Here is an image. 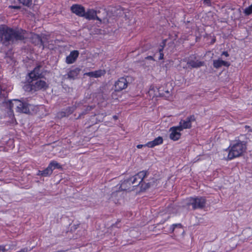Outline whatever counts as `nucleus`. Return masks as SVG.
<instances>
[{
	"mask_svg": "<svg viewBox=\"0 0 252 252\" xmlns=\"http://www.w3.org/2000/svg\"><path fill=\"white\" fill-rule=\"evenodd\" d=\"M163 47L159 49V57L158 60H162L163 59L164 54L163 53Z\"/></svg>",
	"mask_w": 252,
	"mask_h": 252,
	"instance_id": "nucleus-27",
	"label": "nucleus"
},
{
	"mask_svg": "<svg viewBox=\"0 0 252 252\" xmlns=\"http://www.w3.org/2000/svg\"><path fill=\"white\" fill-rule=\"evenodd\" d=\"M53 169H51L50 166H48L44 170H39L37 173V175H41L42 176L46 177L48 175H51L52 173Z\"/></svg>",
	"mask_w": 252,
	"mask_h": 252,
	"instance_id": "nucleus-21",
	"label": "nucleus"
},
{
	"mask_svg": "<svg viewBox=\"0 0 252 252\" xmlns=\"http://www.w3.org/2000/svg\"><path fill=\"white\" fill-rule=\"evenodd\" d=\"M189 205H191L194 210L203 208L206 204V199L202 197L191 198Z\"/></svg>",
	"mask_w": 252,
	"mask_h": 252,
	"instance_id": "nucleus-7",
	"label": "nucleus"
},
{
	"mask_svg": "<svg viewBox=\"0 0 252 252\" xmlns=\"http://www.w3.org/2000/svg\"><path fill=\"white\" fill-rule=\"evenodd\" d=\"M71 11L80 17H84L85 15V8L79 4H73L71 7Z\"/></svg>",
	"mask_w": 252,
	"mask_h": 252,
	"instance_id": "nucleus-13",
	"label": "nucleus"
},
{
	"mask_svg": "<svg viewBox=\"0 0 252 252\" xmlns=\"http://www.w3.org/2000/svg\"><path fill=\"white\" fill-rule=\"evenodd\" d=\"M23 5L30 7L32 4V0H18Z\"/></svg>",
	"mask_w": 252,
	"mask_h": 252,
	"instance_id": "nucleus-25",
	"label": "nucleus"
},
{
	"mask_svg": "<svg viewBox=\"0 0 252 252\" xmlns=\"http://www.w3.org/2000/svg\"><path fill=\"white\" fill-rule=\"evenodd\" d=\"M46 39V37L43 36V37L40 36L39 35L37 34H34L31 37V41L32 43L35 45L39 46H42V49H44V39Z\"/></svg>",
	"mask_w": 252,
	"mask_h": 252,
	"instance_id": "nucleus-11",
	"label": "nucleus"
},
{
	"mask_svg": "<svg viewBox=\"0 0 252 252\" xmlns=\"http://www.w3.org/2000/svg\"><path fill=\"white\" fill-rule=\"evenodd\" d=\"M75 109V107L74 106L68 107L66 109L65 112H63V115H62V116H66L72 114L74 112Z\"/></svg>",
	"mask_w": 252,
	"mask_h": 252,
	"instance_id": "nucleus-23",
	"label": "nucleus"
},
{
	"mask_svg": "<svg viewBox=\"0 0 252 252\" xmlns=\"http://www.w3.org/2000/svg\"><path fill=\"white\" fill-rule=\"evenodd\" d=\"M204 2L207 4H209L210 3V0H204Z\"/></svg>",
	"mask_w": 252,
	"mask_h": 252,
	"instance_id": "nucleus-34",
	"label": "nucleus"
},
{
	"mask_svg": "<svg viewBox=\"0 0 252 252\" xmlns=\"http://www.w3.org/2000/svg\"><path fill=\"white\" fill-rule=\"evenodd\" d=\"M113 118H114L115 120H117V119H118V116H117L116 115H114V116H113Z\"/></svg>",
	"mask_w": 252,
	"mask_h": 252,
	"instance_id": "nucleus-37",
	"label": "nucleus"
},
{
	"mask_svg": "<svg viewBox=\"0 0 252 252\" xmlns=\"http://www.w3.org/2000/svg\"><path fill=\"white\" fill-rule=\"evenodd\" d=\"M9 7L11 8H12V9H20L21 8V7L19 6H15V5L14 6V5L10 6Z\"/></svg>",
	"mask_w": 252,
	"mask_h": 252,
	"instance_id": "nucleus-30",
	"label": "nucleus"
},
{
	"mask_svg": "<svg viewBox=\"0 0 252 252\" xmlns=\"http://www.w3.org/2000/svg\"><path fill=\"white\" fill-rule=\"evenodd\" d=\"M26 31L21 29L11 28L6 26L0 27V43L5 46L25 39Z\"/></svg>",
	"mask_w": 252,
	"mask_h": 252,
	"instance_id": "nucleus-1",
	"label": "nucleus"
},
{
	"mask_svg": "<svg viewBox=\"0 0 252 252\" xmlns=\"http://www.w3.org/2000/svg\"><path fill=\"white\" fill-rule=\"evenodd\" d=\"M188 66L184 67V68H189L192 69L193 68H198L203 66L204 63L198 60H189L187 63Z\"/></svg>",
	"mask_w": 252,
	"mask_h": 252,
	"instance_id": "nucleus-14",
	"label": "nucleus"
},
{
	"mask_svg": "<svg viewBox=\"0 0 252 252\" xmlns=\"http://www.w3.org/2000/svg\"><path fill=\"white\" fill-rule=\"evenodd\" d=\"M147 174H148V172H147ZM148 176V175H147ZM146 176L143 181L139 184V186L141 189V191H145L150 188H155L158 186L157 182H158V180L157 179H155L153 178L151 181H148V182L144 181L145 178L147 177Z\"/></svg>",
	"mask_w": 252,
	"mask_h": 252,
	"instance_id": "nucleus-8",
	"label": "nucleus"
},
{
	"mask_svg": "<svg viewBox=\"0 0 252 252\" xmlns=\"http://www.w3.org/2000/svg\"><path fill=\"white\" fill-rule=\"evenodd\" d=\"M45 71L41 64L37 65L34 69L29 73V76L32 80H37L43 78L45 75Z\"/></svg>",
	"mask_w": 252,
	"mask_h": 252,
	"instance_id": "nucleus-5",
	"label": "nucleus"
},
{
	"mask_svg": "<svg viewBox=\"0 0 252 252\" xmlns=\"http://www.w3.org/2000/svg\"><path fill=\"white\" fill-rule=\"evenodd\" d=\"M165 93L168 94H170V92L168 91H165Z\"/></svg>",
	"mask_w": 252,
	"mask_h": 252,
	"instance_id": "nucleus-38",
	"label": "nucleus"
},
{
	"mask_svg": "<svg viewBox=\"0 0 252 252\" xmlns=\"http://www.w3.org/2000/svg\"><path fill=\"white\" fill-rule=\"evenodd\" d=\"M84 17L88 20L95 19L101 21V19L96 16V11L94 9H88L87 12H85Z\"/></svg>",
	"mask_w": 252,
	"mask_h": 252,
	"instance_id": "nucleus-16",
	"label": "nucleus"
},
{
	"mask_svg": "<svg viewBox=\"0 0 252 252\" xmlns=\"http://www.w3.org/2000/svg\"><path fill=\"white\" fill-rule=\"evenodd\" d=\"M28 249L27 248H24L23 249H22L20 251L17 252H28Z\"/></svg>",
	"mask_w": 252,
	"mask_h": 252,
	"instance_id": "nucleus-29",
	"label": "nucleus"
},
{
	"mask_svg": "<svg viewBox=\"0 0 252 252\" xmlns=\"http://www.w3.org/2000/svg\"><path fill=\"white\" fill-rule=\"evenodd\" d=\"M23 88L25 91L27 92H35L34 90L33 89V85L32 80L31 82H29L28 83L25 84L23 86Z\"/></svg>",
	"mask_w": 252,
	"mask_h": 252,
	"instance_id": "nucleus-22",
	"label": "nucleus"
},
{
	"mask_svg": "<svg viewBox=\"0 0 252 252\" xmlns=\"http://www.w3.org/2000/svg\"><path fill=\"white\" fill-rule=\"evenodd\" d=\"M51 169H55L56 168L59 169L61 168V166L56 161H53L50 162L49 165Z\"/></svg>",
	"mask_w": 252,
	"mask_h": 252,
	"instance_id": "nucleus-24",
	"label": "nucleus"
},
{
	"mask_svg": "<svg viewBox=\"0 0 252 252\" xmlns=\"http://www.w3.org/2000/svg\"><path fill=\"white\" fill-rule=\"evenodd\" d=\"M246 145L244 142L237 141L228 148L229 153L227 158L231 160L241 156L246 150Z\"/></svg>",
	"mask_w": 252,
	"mask_h": 252,
	"instance_id": "nucleus-3",
	"label": "nucleus"
},
{
	"mask_svg": "<svg viewBox=\"0 0 252 252\" xmlns=\"http://www.w3.org/2000/svg\"><path fill=\"white\" fill-rule=\"evenodd\" d=\"M81 71V69L79 68H75L71 70L68 73V78L70 79H74L79 74Z\"/></svg>",
	"mask_w": 252,
	"mask_h": 252,
	"instance_id": "nucleus-20",
	"label": "nucleus"
},
{
	"mask_svg": "<svg viewBox=\"0 0 252 252\" xmlns=\"http://www.w3.org/2000/svg\"><path fill=\"white\" fill-rule=\"evenodd\" d=\"M34 80H32L33 85V89L34 90L35 92L41 90H45L48 88V85L45 81L39 80L35 82H33Z\"/></svg>",
	"mask_w": 252,
	"mask_h": 252,
	"instance_id": "nucleus-10",
	"label": "nucleus"
},
{
	"mask_svg": "<svg viewBox=\"0 0 252 252\" xmlns=\"http://www.w3.org/2000/svg\"><path fill=\"white\" fill-rule=\"evenodd\" d=\"M169 131L171 132L169 136L171 139L176 141L180 139L181 135L180 131L182 130H179L178 128V126L171 127Z\"/></svg>",
	"mask_w": 252,
	"mask_h": 252,
	"instance_id": "nucleus-12",
	"label": "nucleus"
},
{
	"mask_svg": "<svg viewBox=\"0 0 252 252\" xmlns=\"http://www.w3.org/2000/svg\"><path fill=\"white\" fill-rule=\"evenodd\" d=\"M175 228V227L174 226L172 225V226H171V227H170V230H171V231L172 232H173L174 231V230Z\"/></svg>",
	"mask_w": 252,
	"mask_h": 252,
	"instance_id": "nucleus-36",
	"label": "nucleus"
},
{
	"mask_svg": "<svg viewBox=\"0 0 252 252\" xmlns=\"http://www.w3.org/2000/svg\"><path fill=\"white\" fill-rule=\"evenodd\" d=\"M230 65V63L229 62L221 60L218 59L213 61V66L216 68H219L222 66L228 67Z\"/></svg>",
	"mask_w": 252,
	"mask_h": 252,
	"instance_id": "nucleus-17",
	"label": "nucleus"
},
{
	"mask_svg": "<svg viewBox=\"0 0 252 252\" xmlns=\"http://www.w3.org/2000/svg\"><path fill=\"white\" fill-rule=\"evenodd\" d=\"M105 73V70H98L94 71H91L84 73V75H86L91 77L98 78Z\"/></svg>",
	"mask_w": 252,
	"mask_h": 252,
	"instance_id": "nucleus-18",
	"label": "nucleus"
},
{
	"mask_svg": "<svg viewBox=\"0 0 252 252\" xmlns=\"http://www.w3.org/2000/svg\"><path fill=\"white\" fill-rule=\"evenodd\" d=\"M246 128H250V127L249 126H246Z\"/></svg>",
	"mask_w": 252,
	"mask_h": 252,
	"instance_id": "nucleus-39",
	"label": "nucleus"
},
{
	"mask_svg": "<svg viewBox=\"0 0 252 252\" xmlns=\"http://www.w3.org/2000/svg\"><path fill=\"white\" fill-rule=\"evenodd\" d=\"M128 82L125 77L120 78L115 84V90L116 91H121L127 87Z\"/></svg>",
	"mask_w": 252,
	"mask_h": 252,
	"instance_id": "nucleus-9",
	"label": "nucleus"
},
{
	"mask_svg": "<svg viewBox=\"0 0 252 252\" xmlns=\"http://www.w3.org/2000/svg\"><path fill=\"white\" fill-rule=\"evenodd\" d=\"M196 118L194 115H190L185 120H181L178 126L179 130H183L184 129L190 128L191 123L195 121Z\"/></svg>",
	"mask_w": 252,
	"mask_h": 252,
	"instance_id": "nucleus-6",
	"label": "nucleus"
},
{
	"mask_svg": "<svg viewBox=\"0 0 252 252\" xmlns=\"http://www.w3.org/2000/svg\"><path fill=\"white\" fill-rule=\"evenodd\" d=\"M244 13L247 15H249L252 13V4L245 9Z\"/></svg>",
	"mask_w": 252,
	"mask_h": 252,
	"instance_id": "nucleus-26",
	"label": "nucleus"
},
{
	"mask_svg": "<svg viewBox=\"0 0 252 252\" xmlns=\"http://www.w3.org/2000/svg\"><path fill=\"white\" fill-rule=\"evenodd\" d=\"M163 142V138L161 136L155 138L154 140L148 142L145 146L150 148H153L157 145L162 144Z\"/></svg>",
	"mask_w": 252,
	"mask_h": 252,
	"instance_id": "nucleus-19",
	"label": "nucleus"
},
{
	"mask_svg": "<svg viewBox=\"0 0 252 252\" xmlns=\"http://www.w3.org/2000/svg\"><path fill=\"white\" fill-rule=\"evenodd\" d=\"M221 55H224L225 57H228L229 56V54H228V52H226V51H223Z\"/></svg>",
	"mask_w": 252,
	"mask_h": 252,
	"instance_id": "nucleus-31",
	"label": "nucleus"
},
{
	"mask_svg": "<svg viewBox=\"0 0 252 252\" xmlns=\"http://www.w3.org/2000/svg\"><path fill=\"white\" fill-rule=\"evenodd\" d=\"M160 94V95H162V96L165 95V94Z\"/></svg>",
	"mask_w": 252,
	"mask_h": 252,
	"instance_id": "nucleus-40",
	"label": "nucleus"
},
{
	"mask_svg": "<svg viewBox=\"0 0 252 252\" xmlns=\"http://www.w3.org/2000/svg\"><path fill=\"white\" fill-rule=\"evenodd\" d=\"M145 59H148V60H154L153 57L152 56H151L147 57Z\"/></svg>",
	"mask_w": 252,
	"mask_h": 252,
	"instance_id": "nucleus-33",
	"label": "nucleus"
},
{
	"mask_svg": "<svg viewBox=\"0 0 252 252\" xmlns=\"http://www.w3.org/2000/svg\"><path fill=\"white\" fill-rule=\"evenodd\" d=\"M143 146H145V145H140V144H139V145H138L137 146V148L138 149H140V148H142V147H143Z\"/></svg>",
	"mask_w": 252,
	"mask_h": 252,
	"instance_id": "nucleus-35",
	"label": "nucleus"
},
{
	"mask_svg": "<svg viewBox=\"0 0 252 252\" xmlns=\"http://www.w3.org/2000/svg\"><path fill=\"white\" fill-rule=\"evenodd\" d=\"M79 53L77 50H74L70 53V54L66 58L65 62L67 64H71L75 62L79 56Z\"/></svg>",
	"mask_w": 252,
	"mask_h": 252,
	"instance_id": "nucleus-15",
	"label": "nucleus"
},
{
	"mask_svg": "<svg viewBox=\"0 0 252 252\" xmlns=\"http://www.w3.org/2000/svg\"><path fill=\"white\" fill-rule=\"evenodd\" d=\"M172 225L174 226L175 227H179L180 228L182 227V224L181 223L173 224Z\"/></svg>",
	"mask_w": 252,
	"mask_h": 252,
	"instance_id": "nucleus-32",
	"label": "nucleus"
},
{
	"mask_svg": "<svg viewBox=\"0 0 252 252\" xmlns=\"http://www.w3.org/2000/svg\"><path fill=\"white\" fill-rule=\"evenodd\" d=\"M147 171H142L134 176L125 180L121 184L120 188L122 190H130L131 187L139 185L143 180L147 176Z\"/></svg>",
	"mask_w": 252,
	"mask_h": 252,
	"instance_id": "nucleus-2",
	"label": "nucleus"
},
{
	"mask_svg": "<svg viewBox=\"0 0 252 252\" xmlns=\"http://www.w3.org/2000/svg\"><path fill=\"white\" fill-rule=\"evenodd\" d=\"M7 251L8 249L5 248V246L0 245V252H6Z\"/></svg>",
	"mask_w": 252,
	"mask_h": 252,
	"instance_id": "nucleus-28",
	"label": "nucleus"
},
{
	"mask_svg": "<svg viewBox=\"0 0 252 252\" xmlns=\"http://www.w3.org/2000/svg\"><path fill=\"white\" fill-rule=\"evenodd\" d=\"M8 107L10 111L12 113V109L14 108L18 112L28 114L30 113V107L31 105L26 102L19 99H13L8 102Z\"/></svg>",
	"mask_w": 252,
	"mask_h": 252,
	"instance_id": "nucleus-4",
	"label": "nucleus"
}]
</instances>
